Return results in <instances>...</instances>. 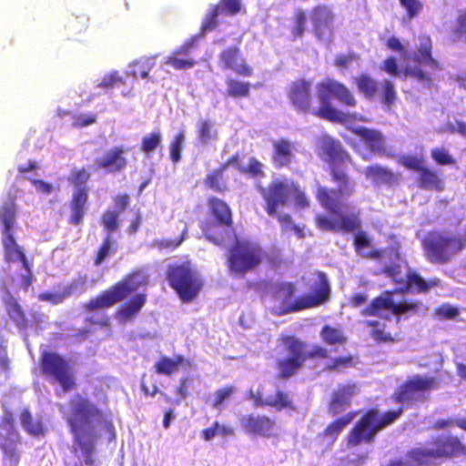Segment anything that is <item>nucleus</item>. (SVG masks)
I'll return each instance as SVG.
<instances>
[{
    "mask_svg": "<svg viewBox=\"0 0 466 466\" xmlns=\"http://www.w3.org/2000/svg\"><path fill=\"white\" fill-rule=\"evenodd\" d=\"M317 95L320 103L319 107H313L312 83L305 78L291 81L287 87V96L296 111L310 114L321 119L344 124L356 119L355 115L345 113L331 105L335 98L342 106L354 107L357 100L351 90L343 83L333 78H328L317 84Z\"/></svg>",
    "mask_w": 466,
    "mask_h": 466,
    "instance_id": "obj_1",
    "label": "nucleus"
},
{
    "mask_svg": "<svg viewBox=\"0 0 466 466\" xmlns=\"http://www.w3.org/2000/svg\"><path fill=\"white\" fill-rule=\"evenodd\" d=\"M66 421L70 432L74 436L75 443L80 448L85 457L86 465L93 464L92 454L96 449V435L92 431V422L97 421L115 438L113 422L104 411L94 404L89 399L76 393L69 400V410L66 416Z\"/></svg>",
    "mask_w": 466,
    "mask_h": 466,
    "instance_id": "obj_2",
    "label": "nucleus"
},
{
    "mask_svg": "<svg viewBox=\"0 0 466 466\" xmlns=\"http://www.w3.org/2000/svg\"><path fill=\"white\" fill-rule=\"evenodd\" d=\"M319 148L321 155L327 157L329 175L331 180L337 185V188L319 186L315 196L319 204L327 208H334L336 194L339 196V194L353 195L355 193V182L346 169V164L350 163L352 158L339 140L328 136L321 138Z\"/></svg>",
    "mask_w": 466,
    "mask_h": 466,
    "instance_id": "obj_3",
    "label": "nucleus"
},
{
    "mask_svg": "<svg viewBox=\"0 0 466 466\" xmlns=\"http://www.w3.org/2000/svg\"><path fill=\"white\" fill-rule=\"evenodd\" d=\"M311 294H304L293 299L296 286L293 282H277L271 291V297L279 304L278 315H285L304 309L316 308L329 299L330 287L323 272L318 274V280L311 286Z\"/></svg>",
    "mask_w": 466,
    "mask_h": 466,
    "instance_id": "obj_4",
    "label": "nucleus"
},
{
    "mask_svg": "<svg viewBox=\"0 0 466 466\" xmlns=\"http://www.w3.org/2000/svg\"><path fill=\"white\" fill-rule=\"evenodd\" d=\"M416 465L432 466L445 460L466 457V443L453 434H438L424 445L414 447L406 453Z\"/></svg>",
    "mask_w": 466,
    "mask_h": 466,
    "instance_id": "obj_5",
    "label": "nucleus"
},
{
    "mask_svg": "<svg viewBox=\"0 0 466 466\" xmlns=\"http://www.w3.org/2000/svg\"><path fill=\"white\" fill-rule=\"evenodd\" d=\"M279 341L285 346L288 356L280 358L276 362L279 370L278 379L288 380L295 375L303 366L307 360L327 359L329 350L319 345H315L308 351V345L305 341L292 335H281Z\"/></svg>",
    "mask_w": 466,
    "mask_h": 466,
    "instance_id": "obj_6",
    "label": "nucleus"
},
{
    "mask_svg": "<svg viewBox=\"0 0 466 466\" xmlns=\"http://www.w3.org/2000/svg\"><path fill=\"white\" fill-rule=\"evenodd\" d=\"M421 247L429 262L443 265L466 248V237L446 229L431 230L422 239Z\"/></svg>",
    "mask_w": 466,
    "mask_h": 466,
    "instance_id": "obj_7",
    "label": "nucleus"
},
{
    "mask_svg": "<svg viewBox=\"0 0 466 466\" xmlns=\"http://www.w3.org/2000/svg\"><path fill=\"white\" fill-rule=\"evenodd\" d=\"M265 253L257 243L237 238L227 248L226 267L228 273L238 279L257 270L261 265Z\"/></svg>",
    "mask_w": 466,
    "mask_h": 466,
    "instance_id": "obj_8",
    "label": "nucleus"
},
{
    "mask_svg": "<svg viewBox=\"0 0 466 466\" xmlns=\"http://www.w3.org/2000/svg\"><path fill=\"white\" fill-rule=\"evenodd\" d=\"M403 413V408L388 410L382 415L377 409L368 410L347 436L348 447L371 443L379 431L394 423Z\"/></svg>",
    "mask_w": 466,
    "mask_h": 466,
    "instance_id": "obj_9",
    "label": "nucleus"
},
{
    "mask_svg": "<svg viewBox=\"0 0 466 466\" xmlns=\"http://www.w3.org/2000/svg\"><path fill=\"white\" fill-rule=\"evenodd\" d=\"M351 195H337L336 194V207L327 208L320 204L322 208L329 210L338 217V219H332L323 214L315 216V225L321 231H339L343 233H350L359 230L361 227L360 218V212H351L345 214L344 210L350 208V205L343 199L350 197Z\"/></svg>",
    "mask_w": 466,
    "mask_h": 466,
    "instance_id": "obj_10",
    "label": "nucleus"
},
{
    "mask_svg": "<svg viewBox=\"0 0 466 466\" xmlns=\"http://www.w3.org/2000/svg\"><path fill=\"white\" fill-rule=\"evenodd\" d=\"M167 279L170 288L185 303L193 301L203 286L202 280L187 262L168 266Z\"/></svg>",
    "mask_w": 466,
    "mask_h": 466,
    "instance_id": "obj_11",
    "label": "nucleus"
},
{
    "mask_svg": "<svg viewBox=\"0 0 466 466\" xmlns=\"http://www.w3.org/2000/svg\"><path fill=\"white\" fill-rule=\"evenodd\" d=\"M42 374L52 383H57L64 393L76 389V380L67 360L54 351H44L40 357Z\"/></svg>",
    "mask_w": 466,
    "mask_h": 466,
    "instance_id": "obj_12",
    "label": "nucleus"
},
{
    "mask_svg": "<svg viewBox=\"0 0 466 466\" xmlns=\"http://www.w3.org/2000/svg\"><path fill=\"white\" fill-rule=\"evenodd\" d=\"M441 380L434 376L414 375L400 384L392 394L398 403L424 400L425 393L438 390Z\"/></svg>",
    "mask_w": 466,
    "mask_h": 466,
    "instance_id": "obj_13",
    "label": "nucleus"
},
{
    "mask_svg": "<svg viewBox=\"0 0 466 466\" xmlns=\"http://www.w3.org/2000/svg\"><path fill=\"white\" fill-rule=\"evenodd\" d=\"M400 164L409 170L417 172L416 186L423 190L441 192L445 182L440 172L428 167L422 157L406 155L400 158Z\"/></svg>",
    "mask_w": 466,
    "mask_h": 466,
    "instance_id": "obj_14",
    "label": "nucleus"
},
{
    "mask_svg": "<svg viewBox=\"0 0 466 466\" xmlns=\"http://www.w3.org/2000/svg\"><path fill=\"white\" fill-rule=\"evenodd\" d=\"M392 291H385V296H378L361 310L362 316H380L381 310H390L395 316H400L405 313H418L421 302L418 299H404L400 303H395L392 299Z\"/></svg>",
    "mask_w": 466,
    "mask_h": 466,
    "instance_id": "obj_15",
    "label": "nucleus"
},
{
    "mask_svg": "<svg viewBox=\"0 0 466 466\" xmlns=\"http://www.w3.org/2000/svg\"><path fill=\"white\" fill-rule=\"evenodd\" d=\"M239 424L247 435L266 439L278 437V426L274 417L260 413H248L241 416Z\"/></svg>",
    "mask_w": 466,
    "mask_h": 466,
    "instance_id": "obj_16",
    "label": "nucleus"
},
{
    "mask_svg": "<svg viewBox=\"0 0 466 466\" xmlns=\"http://www.w3.org/2000/svg\"><path fill=\"white\" fill-rule=\"evenodd\" d=\"M259 191L265 202L267 214L275 217L279 207H284L289 203L290 183L285 180L274 179L267 187H260Z\"/></svg>",
    "mask_w": 466,
    "mask_h": 466,
    "instance_id": "obj_17",
    "label": "nucleus"
},
{
    "mask_svg": "<svg viewBox=\"0 0 466 466\" xmlns=\"http://www.w3.org/2000/svg\"><path fill=\"white\" fill-rule=\"evenodd\" d=\"M309 17L315 36L319 40L330 42L334 35V14L331 8L327 5H318L311 9Z\"/></svg>",
    "mask_w": 466,
    "mask_h": 466,
    "instance_id": "obj_18",
    "label": "nucleus"
},
{
    "mask_svg": "<svg viewBox=\"0 0 466 466\" xmlns=\"http://www.w3.org/2000/svg\"><path fill=\"white\" fill-rule=\"evenodd\" d=\"M2 236L5 260L8 262L21 261L25 273L20 275V286L24 290H27L33 279L27 258L22 248L17 245L14 238V233L4 234Z\"/></svg>",
    "mask_w": 466,
    "mask_h": 466,
    "instance_id": "obj_19",
    "label": "nucleus"
},
{
    "mask_svg": "<svg viewBox=\"0 0 466 466\" xmlns=\"http://www.w3.org/2000/svg\"><path fill=\"white\" fill-rule=\"evenodd\" d=\"M220 67L223 70H229L238 76L250 77L254 75V69L237 46H230L223 49L219 54Z\"/></svg>",
    "mask_w": 466,
    "mask_h": 466,
    "instance_id": "obj_20",
    "label": "nucleus"
},
{
    "mask_svg": "<svg viewBox=\"0 0 466 466\" xmlns=\"http://www.w3.org/2000/svg\"><path fill=\"white\" fill-rule=\"evenodd\" d=\"M199 228L204 238L218 247H225L230 240L237 239L233 225H225L220 221H203Z\"/></svg>",
    "mask_w": 466,
    "mask_h": 466,
    "instance_id": "obj_21",
    "label": "nucleus"
},
{
    "mask_svg": "<svg viewBox=\"0 0 466 466\" xmlns=\"http://www.w3.org/2000/svg\"><path fill=\"white\" fill-rule=\"evenodd\" d=\"M14 281V276H11L8 280L5 279H0V298L7 315L12 321L17 326L25 327L26 322L25 311L17 299L11 294V290L9 289V286H11Z\"/></svg>",
    "mask_w": 466,
    "mask_h": 466,
    "instance_id": "obj_22",
    "label": "nucleus"
},
{
    "mask_svg": "<svg viewBox=\"0 0 466 466\" xmlns=\"http://www.w3.org/2000/svg\"><path fill=\"white\" fill-rule=\"evenodd\" d=\"M127 149L121 146L113 147L106 151L102 157L95 159L96 168L106 173L116 174L123 172L128 166L126 157Z\"/></svg>",
    "mask_w": 466,
    "mask_h": 466,
    "instance_id": "obj_23",
    "label": "nucleus"
},
{
    "mask_svg": "<svg viewBox=\"0 0 466 466\" xmlns=\"http://www.w3.org/2000/svg\"><path fill=\"white\" fill-rule=\"evenodd\" d=\"M439 285V279L433 278L427 281L416 271L409 269L405 274V281L403 285L395 289L394 292L399 294H425L428 293L431 288L438 287Z\"/></svg>",
    "mask_w": 466,
    "mask_h": 466,
    "instance_id": "obj_24",
    "label": "nucleus"
},
{
    "mask_svg": "<svg viewBox=\"0 0 466 466\" xmlns=\"http://www.w3.org/2000/svg\"><path fill=\"white\" fill-rule=\"evenodd\" d=\"M149 276L146 269L137 268L125 275L118 282L114 284L118 295L123 300L127 295L137 290L140 287H147Z\"/></svg>",
    "mask_w": 466,
    "mask_h": 466,
    "instance_id": "obj_25",
    "label": "nucleus"
},
{
    "mask_svg": "<svg viewBox=\"0 0 466 466\" xmlns=\"http://www.w3.org/2000/svg\"><path fill=\"white\" fill-rule=\"evenodd\" d=\"M88 187H82L76 188L69 201L70 216L68 223L78 226L83 223L87 211Z\"/></svg>",
    "mask_w": 466,
    "mask_h": 466,
    "instance_id": "obj_26",
    "label": "nucleus"
},
{
    "mask_svg": "<svg viewBox=\"0 0 466 466\" xmlns=\"http://www.w3.org/2000/svg\"><path fill=\"white\" fill-rule=\"evenodd\" d=\"M294 144L286 137L272 141L271 162L274 167H289L294 158Z\"/></svg>",
    "mask_w": 466,
    "mask_h": 466,
    "instance_id": "obj_27",
    "label": "nucleus"
},
{
    "mask_svg": "<svg viewBox=\"0 0 466 466\" xmlns=\"http://www.w3.org/2000/svg\"><path fill=\"white\" fill-rule=\"evenodd\" d=\"M356 393V386L354 384L340 385L332 392L328 411L330 415L335 416L351 404V399Z\"/></svg>",
    "mask_w": 466,
    "mask_h": 466,
    "instance_id": "obj_28",
    "label": "nucleus"
},
{
    "mask_svg": "<svg viewBox=\"0 0 466 466\" xmlns=\"http://www.w3.org/2000/svg\"><path fill=\"white\" fill-rule=\"evenodd\" d=\"M16 197L9 193L0 204V224L2 235L14 233L16 218Z\"/></svg>",
    "mask_w": 466,
    "mask_h": 466,
    "instance_id": "obj_29",
    "label": "nucleus"
},
{
    "mask_svg": "<svg viewBox=\"0 0 466 466\" xmlns=\"http://www.w3.org/2000/svg\"><path fill=\"white\" fill-rule=\"evenodd\" d=\"M121 300V297L118 295L114 285H112L107 289L100 292L97 296L91 298L83 305V309L85 312H95L109 309Z\"/></svg>",
    "mask_w": 466,
    "mask_h": 466,
    "instance_id": "obj_30",
    "label": "nucleus"
},
{
    "mask_svg": "<svg viewBox=\"0 0 466 466\" xmlns=\"http://www.w3.org/2000/svg\"><path fill=\"white\" fill-rule=\"evenodd\" d=\"M352 133L359 137L371 152L379 155L385 154V141L380 131L365 127H358L352 129Z\"/></svg>",
    "mask_w": 466,
    "mask_h": 466,
    "instance_id": "obj_31",
    "label": "nucleus"
},
{
    "mask_svg": "<svg viewBox=\"0 0 466 466\" xmlns=\"http://www.w3.org/2000/svg\"><path fill=\"white\" fill-rule=\"evenodd\" d=\"M419 46L412 60L419 65H425L435 70H441V65L432 56V42L430 35H422L418 37Z\"/></svg>",
    "mask_w": 466,
    "mask_h": 466,
    "instance_id": "obj_32",
    "label": "nucleus"
},
{
    "mask_svg": "<svg viewBox=\"0 0 466 466\" xmlns=\"http://www.w3.org/2000/svg\"><path fill=\"white\" fill-rule=\"evenodd\" d=\"M221 165H225V169L227 170L228 166H232L236 167L241 174L248 175L250 177H264L265 172L263 170L262 163L257 159L256 157H250L248 159V165L243 166L241 164L240 155L238 153H235L231 155L225 163Z\"/></svg>",
    "mask_w": 466,
    "mask_h": 466,
    "instance_id": "obj_33",
    "label": "nucleus"
},
{
    "mask_svg": "<svg viewBox=\"0 0 466 466\" xmlns=\"http://www.w3.org/2000/svg\"><path fill=\"white\" fill-rule=\"evenodd\" d=\"M209 214L213 221H220L225 225H233V212L228 204L223 199L211 196L207 200Z\"/></svg>",
    "mask_w": 466,
    "mask_h": 466,
    "instance_id": "obj_34",
    "label": "nucleus"
},
{
    "mask_svg": "<svg viewBox=\"0 0 466 466\" xmlns=\"http://www.w3.org/2000/svg\"><path fill=\"white\" fill-rule=\"evenodd\" d=\"M147 302L145 293H137L124 302L116 313L119 321L126 322L135 318Z\"/></svg>",
    "mask_w": 466,
    "mask_h": 466,
    "instance_id": "obj_35",
    "label": "nucleus"
},
{
    "mask_svg": "<svg viewBox=\"0 0 466 466\" xmlns=\"http://www.w3.org/2000/svg\"><path fill=\"white\" fill-rule=\"evenodd\" d=\"M225 171V165H219L208 172L203 180L204 186L215 193H227L229 190V186L228 178L224 176Z\"/></svg>",
    "mask_w": 466,
    "mask_h": 466,
    "instance_id": "obj_36",
    "label": "nucleus"
},
{
    "mask_svg": "<svg viewBox=\"0 0 466 466\" xmlns=\"http://www.w3.org/2000/svg\"><path fill=\"white\" fill-rule=\"evenodd\" d=\"M364 174L367 178L371 179L376 184L391 186L396 184L399 180L397 174L380 165H370L366 167Z\"/></svg>",
    "mask_w": 466,
    "mask_h": 466,
    "instance_id": "obj_37",
    "label": "nucleus"
},
{
    "mask_svg": "<svg viewBox=\"0 0 466 466\" xmlns=\"http://www.w3.org/2000/svg\"><path fill=\"white\" fill-rule=\"evenodd\" d=\"M353 245L355 251L364 258L380 259L384 255V251L382 249L378 248L370 251H364V248L370 247L371 241L368 237L367 233L362 230H359L355 234Z\"/></svg>",
    "mask_w": 466,
    "mask_h": 466,
    "instance_id": "obj_38",
    "label": "nucleus"
},
{
    "mask_svg": "<svg viewBox=\"0 0 466 466\" xmlns=\"http://www.w3.org/2000/svg\"><path fill=\"white\" fill-rule=\"evenodd\" d=\"M190 365L189 360H187L184 356L178 354L176 355L173 359L168 358L167 356H162L159 360L155 363V371L157 374L171 376L177 373L179 370V366L184 363Z\"/></svg>",
    "mask_w": 466,
    "mask_h": 466,
    "instance_id": "obj_39",
    "label": "nucleus"
},
{
    "mask_svg": "<svg viewBox=\"0 0 466 466\" xmlns=\"http://www.w3.org/2000/svg\"><path fill=\"white\" fill-rule=\"evenodd\" d=\"M225 96L233 99L248 98L250 96L251 84L234 77L226 79Z\"/></svg>",
    "mask_w": 466,
    "mask_h": 466,
    "instance_id": "obj_40",
    "label": "nucleus"
},
{
    "mask_svg": "<svg viewBox=\"0 0 466 466\" xmlns=\"http://www.w3.org/2000/svg\"><path fill=\"white\" fill-rule=\"evenodd\" d=\"M355 412L350 411L330 421L323 430L321 435L334 442L342 431L352 421Z\"/></svg>",
    "mask_w": 466,
    "mask_h": 466,
    "instance_id": "obj_41",
    "label": "nucleus"
},
{
    "mask_svg": "<svg viewBox=\"0 0 466 466\" xmlns=\"http://www.w3.org/2000/svg\"><path fill=\"white\" fill-rule=\"evenodd\" d=\"M358 91L366 98L372 99L378 91V83L368 74H360L354 77Z\"/></svg>",
    "mask_w": 466,
    "mask_h": 466,
    "instance_id": "obj_42",
    "label": "nucleus"
},
{
    "mask_svg": "<svg viewBox=\"0 0 466 466\" xmlns=\"http://www.w3.org/2000/svg\"><path fill=\"white\" fill-rule=\"evenodd\" d=\"M196 135L198 142L202 146L218 139L217 130L213 127L211 121L207 119L198 121Z\"/></svg>",
    "mask_w": 466,
    "mask_h": 466,
    "instance_id": "obj_43",
    "label": "nucleus"
},
{
    "mask_svg": "<svg viewBox=\"0 0 466 466\" xmlns=\"http://www.w3.org/2000/svg\"><path fill=\"white\" fill-rule=\"evenodd\" d=\"M319 334L322 341L330 346L343 345L348 340L347 336L341 329L329 325H324Z\"/></svg>",
    "mask_w": 466,
    "mask_h": 466,
    "instance_id": "obj_44",
    "label": "nucleus"
},
{
    "mask_svg": "<svg viewBox=\"0 0 466 466\" xmlns=\"http://www.w3.org/2000/svg\"><path fill=\"white\" fill-rule=\"evenodd\" d=\"M355 367L352 355L338 356L326 362L323 370L327 372H343L345 370Z\"/></svg>",
    "mask_w": 466,
    "mask_h": 466,
    "instance_id": "obj_45",
    "label": "nucleus"
},
{
    "mask_svg": "<svg viewBox=\"0 0 466 466\" xmlns=\"http://www.w3.org/2000/svg\"><path fill=\"white\" fill-rule=\"evenodd\" d=\"M402 72L406 76L415 79L428 89H431L434 86L431 74L423 70L419 65L406 66Z\"/></svg>",
    "mask_w": 466,
    "mask_h": 466,
    "instance_id": "obj_46",
    "label": "nucleus"
},
{
    "mask_svg": "<svg viewBox=\"0 0 466 466\" xmlns=\"http://www.w3.org/2000/svg\"><path fill=\"white\" fill-rule=\"evenodd\" d=\"M366 326L372 328L370 337L378 343H392L395 341L394 337L385 330L386 325L380 324L377 320L365 321Z\"/></svg>",
    "mask_w": 466,
    "mask_h": 466,
    "instance_id": "obj_47",
    "label": "nucleus"
},
{
    "mask_svg": "<svg viewBox=\"0 0 466 466\" xmlns=\"http://www.w3.org/2000/svg\"><path fill=\"white\" fill-rule=\"evenodd\" d=\"M268 407H271L278 411H280L284 409L292 410H296L292 399L289 397V393L283 390H278L274 396L268 397Z\"/></svg>",
    "mask_w": 466,
    "mask_h": 466,
    "instance_id": "obj_48",
    "label": "nucleus"
},
{
    "mask_svg": "<svg viewBox=\"0 0 466 466\" xmlns=\"http://www.w3.org/2000/svg\"><path fill=\"white\" fill-rule=\"evenodd\" d=\"M155 66L153 57H144L131 64V74L134 77L146 78Z\"/></svg>",
    "mask_w": 466,
    "mask_h": 466,
    "instance_id": "obj_49",
    "label": "nucleus"
},
{
    "mask_svg": "<svg viewBox=\"0 0 466 466\" xmlns=\"http://www.w3.org/2000/svg\"><path fill=\"white\" fill-rule=\"evenodd\" d=\"M116 250V247L111 239V236L107 235L100 247L98 248V250L96 251L95 258H94V265L99 266L103 263V261L110 255L114 254Z\"/></svg>",
    "mask_w": 466,
    "mask_h": 466,
    "instance_id": "obj_50",
    "label": "nucleus"
},
{
    "mask_svg": "<svg viewBox=\"0 0 466 466\" xmlns=\"http://www.w3.org/2000/svg\"><path fill=\"white\" fill-rule=\"evenodd\" d=\"M73 294V287L66 286L61 292L46 291L38 295V299L41 301H48L54 305L62 303L66 298Z\"/></svg>",
    "mask_w": 466,
    "mask_h": 466,
    "instance_id": "obj_51",
    "label": "nucleus"
},
{
    "mask_svg": "<svg viewBox=\"0 0 466 466\" xmlns=\"http://www.w3.org/2000/svg\"><path fill=\"white\" fill-rule=\"evenodd\" d=\"M380 102L390 108L397 99V92L395 90V86L393 83L385 79L381 83V90L380 94Z\"/></svg>",
    "mask_w": 466,
    "mask_h": 466,
    "instance_id": "obj_52",
    "label": "nucleus"
},
{
    "mask_svg": "<svg viewBox=\"0 0 466 466\" xmlns=\"http://www.w3.org/2000/svg\"><path fill=\"white\" fill-rule=\"evenodd\" d=\"M162 135L159 130L153 131L142 137L140 149L147 155H149L160 145Z\"/></svg>",
    "mask_w": 466,
    "mask_h": 466,
    "instance_id": "obj_53",
    "label": "nucleus"
},
{
    "mask_svg": "<svg viewBox=\"0 0 466 466\" xmlns=\"http://www.w3.org/2000/svg\"><path fill=\"white\" fill-rule=\"evenodd\" d=\"M165 64L170 66L176 70H186L195 66L197 61L192 57H180L174 54H170L167 56Z\"/></svg>",
    "mask_w": 466,
    "mask_h": 466,
    "instance_id": "obj_54",
    "label": "nucleus"
},
{
    "mask_svg": "<svg viewBox=\"0 0 466 466\" xmlns=\"http://www.w3.org/2000/svg\"><path fill=\"white\" fill-rule=\"evenodd\" d=\"M185 140V134L183 130H180L175 135L169 144V156L170 159L174 163H177L181 159V151L183 148V143Z\"/></svg>",
    "mask_w": 466,
    "mask_h": 466,
    "instance_id": "obj_55",
    "label": "nucleus"
},
{
    "mask_svg": "<svg viewBox=\"0 0 466 466\" xmlns=\"http://www.w3.org/2000/svg\"><path fill=\"white\" fill-rule=\"evenodd\" d=\"M90 173L85 168H73L67 177L68 182L76 188L86 187V182L90 179Z\"/></svg>",
    "mask_w": 466,
    "mask_h": 466,
    "instance_id": "obj_56",
    "label": "nucleus"
},
{
    "mask_svg": "<svg viewBox=\"0 0 466 466\" xmlns=\"http://www.w3.org/2000/svg\"><path fill=\"white\" fill-rule=\"evenodd\" d=\"M118 216L119 214L115 210H106L102 214L101 223L108 235L118 228Z\"/></svg>",
    "mask_w": 466,
    "mask_h": 466,
    "instance_id": "obj_57",
    "label": "nucleus"
},
{
    "mask_svg": "<svg viewBox=\"0 0 466 466\" xmlns=\"http://www.w3.org/2000/svg\"><path fill=\"white\" fill-rule=\"evenodd\" d=\"M290 196L293 198L297 207L305 208L309 206V198L296 182L290 183Z\"/></svg>",
    "mask_w": 466,
    "mask_h": 466,
    "instance_id": "obj_58",
    "label": "nucleus"
},
{
    "mask_svg": "<svg viewBox=\"0 0 466 466\" xmlns=\"http://www.w3.org/2000/svg\"><path fill=\"white\" fill-rule=\"evenodd\" d=\"M400 5L405 9L409 19L417 17L423 9V3L420 0H399Z\"/></svg>",
    "mask_w": 466,
    "mask_h": 466,
    "instance_id": "obj_59",
    "label": "nucleus"
},
{
    "mask_svg": "<svg viewBox=\"0 0 466 466\" xmlns=\"http://www.w3.org/2000/svg\"><path fill=\"white\" fill-rule=\"evenodd\" d=\"M219 15V5H214L206 18L203 20L200 30L202 33H208L214 30L218 25V16Z\"/></svg>",
    "mask_w": 466,
    "mask_h": 466,
    "instance_id": "obj_60",
    "label": "nucleus"
},
{
    "mask_svg": "<svg viewBox=\"0 0 466 466\" xmlns=\"http://www.w3.org/2000/svg\"><path fill=\"white\" fill-rule=\"evenodd\" d=\"M382 273L390 278L395 284L402 286L405 278L401 274V267L398 263L387 265L382 268Z\"/></svg>",
    "mask_w": 466,
    "mask_h": 466,
    "instance_id": "obj_61",
    "label": "nucleus"
},
{
    "mask_svg": "<svg viewBox=\"0 0 466 466\" xmlns=\"http://www.w3.org/2000/svg\"><path fill=\"white\" fill-rule=\"evenodd\" d=\"M235 391L236 388L232 385H228L217 390L214 394L212 407L218 408L225 400H228Z\"/></svg>",
    "mask_w": 466,
    "mask_h": 466,
    "instance_id": "obj_62",
    "label": "nucleus"
},
{
    "mask_svg": "<svg viewBox=\"0 0 466 466\" xmlns=\"http://www.w3.org/2000/svg\"><path fill=\"white\" fill-rule=\"evenodd\" d=\"M295 25L292 29V35L297 38L303 35L305 30H306V14L303 10L299 9L295 12Z\"/></svg>",
    "mask_w": 466,
    "mask_h": 466,
    "instance_id": "obj_63",
    "label": "nucleus"
},
{
    "mask_svg": "<svg viewBox=\"0 0 466 466\" xmlns=\"http://www.w3.org/2000/svg\"><path fill=\"white\" fill-rule=\"evenodd\" d=\"M431 158L439 165H453L455 160L444 148H433L431 151Z\"/></svg>",
    "mask_w": 466,
    "mask_h": 466,
    "instance_id": "obj_64",
    "label": "nucleus"
}]
</instances>
